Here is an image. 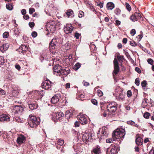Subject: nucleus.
Wrapping results in <instances>:
<instances>
[{
  "label": "nucleus",
  "mask_w": 154,
  "mask_h": 154,
  "mask_svg": "<svg viewBox=\"0 0 154 154\" xmlns=\"http://www.w3.org/2000/svg\"><path fill=\"white\" fill-rule=\"evenodd\" d=\"M150 154H154V150L151 149L149 152Z\"/></svg>",
  "instance_id": "nucleus-64"
},
{
  "label": "nucleus",
  "mask_w": 154,
  "mask_h": 154,
  "mask_svg": "<svg viewBox=\"0 0 154 154\" xmlns=\"http://www.w3.org/2000/svg\"><path fill=\"white\" fill-rule=\"evenodd\" d=\"M80 64L79 63H77L73 67V69L75 70H77L80 67Z\"/></svg>",
  "instance_id": "nucleus-24"
},
{
  "label": "nucleus",
  "mask_w": 154,
  "mask_h": 154,
  "mask_svg": "<svg viewBox=\"0 0 154 154\" xmlns=\"http://www.w3.org/2000/svg\"><path fill=\"white\" fill-rule=\"evenodd\" d=\"M133 126H134L136 127H137L138 128H140V127H139V126L138 125L137 123H135L134 122V124H133Z\"/></svg>",
  "instance_id": "nucleus-63"
},
{
  "label": "nucleus",
  "mask_w": 154,
  "mask_h": 154,
  "mask_svg": "<svg viewBox=\"0 0 154 154\" xmlns=\"http://www.w3.org/2000/svg\"><path fill=\"white\" fill-rule=\"evenodd\" d=\"M63 116L64 114L62 112H53L52 115V119L55 122L57 120L60 121Z\"/></svg>",
  "instance_id": "nucleus-6"
},
{
  "label": "nucleus",
  "mask_w": 154,
  "mask_h": 154,
  "mask_svg": "<svg viewBox=\"0 0 154 154\" xmlns=\"http://www.w3.org/2000/svg\"><path fill=\"white\" fill-rule=\"evenodd\" d=\"M8 48V45L6 44H3L0 48V50L3 52L4 51L7 50Z\"/></svg>",
  "instance_id": "nucleus-19"
},
{
  "label": "nucleus",
  "mask_w": 154,
  "mask_h": 154,
  "mask_svg": "<svg viewBox=\"0 0 154 154\" xmlns=\"http://www.w3.org/2000/svg\"><path fill=\"white\" fill-rule=\"evenodd\" d=\"M143 104L145 106H146L147 105V100L146 99H144L143 101Z\"/></svg>",
  "instance_id": "nucleus-57"
},
{
  "label": "nucleus",
  "mask_w": 154,
  "mask_h": 154,
  "mask_svg": "<svg viewBox=\"0 0 154 154\" xmlns=\"http://www.w3.org/2000/svg\"><path fill=\"white\" fill-rule=\"evenodd\" d=\"M21 13L22 15H24L26 14V11L25 9H23L21 10Z\"/></svg>",
  "instance_id": "nucleus-58"
},
{
  "label": "nucleus",
  "mask_w": 154,
  "mask_h": 154,
  "mask_svg": "<svg viewBox=\"0 0 154 154\" xmlns=\"http://www.w3.org/2000/svg\"><path fill=\"white\" fill-rule=\"evenodd\" d=\"M100 104L101 105L100 106V108H101V111H104V106L103 105H104V103L103 102H101L100 103Z\"/></svg>",
  "instance_id": "nucleus-46"
},
{
  "label": "nucleus",
  "mask_w": 154,
  "mask_h": 154,
  "mask_svg": "<svg viewBox=\"0 0 154 154\" xmlns=\"http://www.w3.org/2000/svg\"><path fill=\"white\" fill-rule=\"evenodd\" d=\"M106 7L108 9L112 10L114 8V5L112 2H109L107 3Z\"/></svg>",
  "instance_id": "nucleus-20"
},
{
  "label": "nucleus",
  "mask_w": 154,
  "mask_h": 154,
  "mask_svg": "<svg viewBox=\"0 0 154 154\" xmlns=\"http://www.w3.org/2000/svg\"><path fill=\"white\" fill-rule=\"evenodd\" d=\"M143 37V35L141 34L140 35H138L137 37V38L139 40H138L139 41H140L142 38Z\"/></svg>",
  "instance_id": "nucleus-47"
},
{
  "label": "nucleus",
  "mask_w": 154,
  "mask_h": 154,
  "mask_svg": "<svg viewBox=\"0 0 154 154\" xmlns=\"http://www.w3.org/2000/svg\"><path fill=\"white\" fill-rule=\"evenodd\" d=\"M107 111L111 113L116 111L117 109V104L116 102H112L107 106Z\"/></svg>",
  "instance_id": "nucleus-7"
},
{
  "label": "nucleus",
  "mask_w": 154,
  "mask_h": 154,
  "mask_svg": "<svg viewBox=\"0 0 154 154\" xmlns=\"http://www.w3.org/2000/svg\"><path fill=\"white\" fill-rule=\"evenodd\" d=\"M130 19L133 21H137L138 19L135 16V15H132L130 17Z\"/></svg>",
  "instance_id": "nucleus-27"
},
{
  "label": "nucleus",
  "mask_w": 154,
  "mask_h": 154,
  "mask_svg": "<svg viewBox=\"0 0 154 154\" xmlns=\"http://www.w3.org/2000/svg\"><path fill=\"white\" fill-rule=\"evenodd\" d=\"M91 134L90 133H86L83 134L82 138L84 142H85L89 141L92 138Z\"/></svg>",
  "instance_id": "nucleus-10"
},
{
  "label": "nucleus",
  "mask_w": 154,
  "mask_h": 154,
  "mask_svg": "<svg viewBox=\"0 0 154 154\" xmlns=\"http://www.w3.org/2000/svg\"><path fill=\"white\" fill-rule=\"evenodd\" d=\"M135 83L137 86L139 85L140 84V81L138 78H137L136 79Z\"/></svg>",
  "instance_id": "nucleus-42"
},
{
  "label": "nucleus",
  "mask_w": 154,
  "mask_h": 154,
  "mask_svg": "<svg viewBox=\"0 0 154 154\" xmlns=\"http://www.w3.org/2000/svg\"><path fill=\"white\" fill-rule=\"evenodd\" d=\"M0 92L2 94V95H5V91L1 88H0Z\"/></svg>",
  "instance_id": "nucleus-59"
},
{
  "label": "nucleus",
  "mask_w": 154,
  "mask_h": 154,
  "mask_svg": "<svg viewBox=\"0 0 154 154\" xmlns=\"http://www.w3.org/2000/svg\"><path fill=\"white\" fill-rule=\"evenodd\" d=\"M84 14L83 11H79V17L80 18H81L84 16Z\"/></svg>",
  "instance_id": "nucleus-39"
},
{
  "label": "nucleus",
  "mask_w": 154,
  "mask_h": 154,
  "mask_svg": "<svg viewBox=\"0 0 154 154\" xmlns=\"http://www.w3.org/2000/svg\"><path fill=\"white\" fill-rule=\"evenodd\" d=\"M127 123L128 125H133V124H134V122L132 121H129L127 122Z\"/></svg>",
  "instance_id": "nucleus-49"
},
{
  "label": "nucleus",
  "mask_w": 154,
  "mask_h": 154,
  "mask_svg": "<svg viewBox=\"0 0 154 154\" xmlns=\"http://www.w3.org/2000/svg\"><path fill=\"white\" fill-rule=\"evenodd\" d=\"M79 122V121L78 122L76 121L75 122V127H78L79 126L80 124Z\"/></svg>",
  "instance_id": "nucleus-54"
},
{
  "label": "nucleus",
  "mask_w": 154,
  "mask_h": 154,
  "mask_svg": "<svg viewBox=\"0 0 154 154\" xmlns=\"http://www.w3.org/2000/svg\"><path fill=\"white\" fill-rule=\"evenodd\" d=\"M121 23V22L120 21L117 20L116 21V24L117 25H119Z\"/></svg>",
  "instance_id": "nucleus-61"
},
{
  "label": "nucleus",
  "mask_w": 154,
  "mask_h": 154,
  "mask_svg": "<svg viewBox=\"0 0 154 154\" xmlns=\"http://www.w3.org/2000/svg\"><path fill=\"white\" fill-rule=\"evenodd\" d=\"M97 5L99 6L100 8H101L103 6V3L99 2L97 3Z\"/></svg>",
  "instance_id": "nucleus-41"
},
{
  "label": "nucleus",
  "mask_w": 154,
  "mask_h": 154,
  "mask_svg": "<svg viewBox=\"0 0 154 154\" xmlns=\"http://www.w3.org/2000/svg\"><path fill=\"white\" fill-rule=\"evenodd\" d=\"M125 7L126 9L129 11H130L131 10V8L130 5L128 3H125Z\"/></svg>",
  "instance_id": "nucleus-31"
},
{
  "label": "nucleus",
  "mask_w": 154,
  "mask_h": 154,
  "mask_svg": "<svg viewBox=\"0 0 154 154\" xmlns=\"http://www.w3.org/2000/svg\"><path fill=\"white\" fill-rule=\"evenodd\" d=\"M29 124L30 127L35 128L40 123V119H37L34 116L29 115Z\"/></svg>",
  "instance_id": "nucleus-4"
},
{
  "label": "nucleus",
  "mask_w": 154,
  "mask_h": 154,
  "mask_svg": "<svg viewBox=\"0 0 154 154\" xmlns=\"http://www.w3.org/2000/svg\"><path fill=\"white\" fill-rule=\"evenodd\" d=\"M131 33L132 34V35L134 36L136 33V31L135 29H133L131 31Z\"/></svg>",
  "instance_id": "nucleus-53"
},
{
  "label": "nucleus",
  "mask_w": 154,
  "mask_h": 154,
  "mask_svg": "<svg viewBox=\"0 0 154 154\" xmlns=\"http://www.w3.org/2000/svg\"><path fill=\"white\" fill-rule=\"evenodd\" d=\"M29 25L31 28H32L34 26L35 24L33 22H30L29 23Z\"/></svg>",
  "instance_id": "nucleus-50"
},
{
  "label": "nucleus",
  "mask_w": 154,
  "mask_h": 154,
  "mask_svg": "<svg viewBox=\"0 0 154 154\" xmlns=\"http://www.w3.org/2000/svg\"><path fill=\"white\" fill-rule=\"evenodd\" d=\"M81 34L80 33L78 32H76L74 35V36L77 39L79 38V37L81 35Z\"/></svg>",
  "instance_id": "nucleus-40"
},
{
  "label": "nucleus",
  "mask_w": 154,
  "mask_h": 154,
  "mask_svg": "<svg viewBox=\"0 0 154 154\" xmlns=\"http://www.w3.org/2000/svg\"><path fill=\"white\" fill-rule=\"evenodd\" d=\"M77 118L79 119V122L83 125H86L88 122L87 117L84 114H80L77 116Z\"/></svg>",
  "instance_id": "nucleus-5"
},
{
  "label": "nucleus",
  "mask_w": 154,
  "mask_h": 154,
  "mask_svg": "<svg viewBox=\"0 0 154 154\" xmlns=\"http://www.w3.org/2000/svg\"><path fill=\"white\" fill-rule=\"evenodd\" d=\"M73 29V27L72 26L70 25V26H68V33H71Z\"/></svg>",
  "instance_id": "nucleus-35"
},
{
  "label": "nucleus",
  "mask_w": 154,
  "mask_h": 154,
  "mask_svg": "<svg viewBox=\"0 0 154 154\" xmlns=\"http://www.w3.org/2000/svg\"><path fill=\"white\" fill-rule=\"evenodd\" d=\"M141 85L142 87H146V85H147L146 81L145 80L142 81L141 82Z\"/></svg>",
  "instance_id": "nucleus-34"
},
{
  "label": "nucleus",
  "mask_w": 154,
  "mask_h": 154,
  "mask_svg": "<svg viewBox=\"0 0 154 154\" xmlns=\"http://www.w3.org/2000/svg\"><path fill=\"white\" fill-rule=\"evenodd\" d=\"M106 142L107 143H111L113 142V140L112 138H109L106 139Z\"/></svg>",
  "instance_id": "nucleus-56"
},
{
  "label": "nucleus",
  "mask_w": 154,
  "mask_h": 154,
  "mask_svg": "<svg viewBox=\"0 0 154 154\" xmlns=\"http://www.w3.org/2000/svg\"><path fill=\"white\" fill-rule=\"evenodd\" d=\"M124 98V95L122 92H120L118 96V99L119 100H123Z\"/></svg>",
  "instance_id": "nucleus-26"
},
{
  "label": "nucleus",
  "mask_w": 154,
  "mask_h": 154,
  "mask_svg": "<svg viewBox=\"0 0 154 154\" xmlns=\"http://www.w3.org/2000/svg\"><path fill=\"white\" fill-rule=\"evenodd\" d=\"M6 7L7 9L9 10H11L13 9V7L11 3H8L6 5Z\"/></svg>",
  "instance_id": "nucleus-25"
},
{
  "label": "nucleus",
  "mask_w": 154,
  "mask_h": 154,
  "mask_svg": "<svg viewBox=\"0 0 154 154\" xmlns=\"http://www.w3.org/2000/svg\"><path fill=\"white\" fill-rule=\"evenodd\" d=\"M29 13L32 14L35 11V9L34 8H30L29 10Z\"/></svg>",
  "instance_id": "nucleus-38"
},
{
  "label": "nucleus",
  "mask_w": 154,
  "mask_h": 154,
  "mask_svg": "<svg viewBox=\"0 0 154 154\" xmlns=\"http://www.w3.org/2000/svg\"><path fill=\"white\" fill-rule=\"evenodd\" d=\"M150 116V114L147 112H146L143 115L144 117L146 119H148L149 118V117Z\"/></svg>",
  "instance_id": "nucleus-30"
},
{
  "label": "nucleus",
  "mask_w": 154,
  "mask_h": 154,
  "mask_svg": "<svg viewBox=\"0 0 154 154\" xmlns=\"http://www.w3.org/2000/svg\"><path fill=\"white\" fill-rule=\"evenodd\" d=\"M101 153L100 147L98 146L94 148L92 152V154H100Z\"/></svg>",
  "instance_id": "nucleus-15"
},
{
  "label": "nucleus",
  "mask_w": 154,
  "mask_h": 154,
  "mask_svg": "<svg viewBox=\"0 0 154 154\" xmlns=\"http://www.w3.org/2000/svg\"><path fill=\"white\" fill-rule=\"evenodd\" d=\"M10 117L6 114H2L0 115V121L3 122L9 121Z\"/></svg>",
  "instance_id": "nucleus-14"
},
{
  "label": "nucleus",
  "mask_w": 154,
  "mask_h": 154,
  "mask_svg": "<svg viewBox=\"0 0 154 154\" xmlns=\"http://www.w3.org/2000/svg\"><path fill=\"white\" fill-rule=\"evenodd\" d=\"M135 69V70L138 73H140L141 72V70L140 68L138 67H136Z\"/></svg>",
  "instance_id": "nucleus-55"
},
{
  "label": "nucleus",
  "mask_w": 154,
  "mask_h": 154,
  "mask_svg": "<svg viewBox=\"0 0 154 154\" xmlns=\"http://www.w3.org/2000/svg\"><path fill=\"white\" fill-rule=\"evenodd\" d=\"M117 59L115 58L113 61L114 70L113 73L115 74L116 75L118 73L119 70V67L118 62V59L120 63H122L123 62V60L124 59L123 56L119 54L117 55Z\"/></svg>",
  "instance_id": "nucleus-2"
},
{
  "label": "nucleus",
  "mask_w": 154,
  "mask_h": 154,
  "mask_svg": "<svg viewBox=\"0 0 154 154\" xmlns=\"http://www.w3.org/2000/svg\"><path fill=\"white\" fill-rule=\"evenodd\" d=\"M118 149L117 146H113L110 151L109 154H116Z\"/></svg>",
  "instance_id": "nucleus-17"
},
{
  "label": "nucleus",
  "mask_w": 154,
  "mask_h": 154,
  "mask_svg": "<svg viewBox=\"0 0 154 154\" xmlns=\"http://www.w3.org/2000/svg\"><path fill=\"white\" fill-rule=\"evenodd\" d=\"M66 67L62 68L59 65H57L53 68L54 73L57 75L61 76L62 78L63 79V80L65 81L67 78V70L66 69Z\"/></svg>",
  "instance_id": "nucleus-1"
},
{
  "label": "nucleus",
  "mask_w": 154,
  "mask_h": 154,
  "mask_svg": "<svg viewBox=\"0 0 154 154\" xmlns=\"http://www.w3.org/2000/svg\"><path fill=\"white\" fill-rule=\"evenodd\" d=\"M134 14L138 19L140 17L141 15L139 13L136 12Z\"/></svg>",
  "instance_id": "nucleus-44"
},
{
  "label": "nucleus",
  "mask_w": 154,
  "mask_h": 154,
  "mask_svg": "<svg viewBox=\"0 0 154 154\" xmlns=\"http://www.w3.org/2000/svg\"><path fill=\"white\" fill-rule=\"evenodd\" d=\"M32 35L33 37H35L37 36V32L35 31L32 32Z\"/></svg>",
  "instance_id": "nucleus-48"
},
{
  "label": "nucleus",
  "mask_w": 154,
  "mask_h": 154,
  "mask_svg": "<svg viewBox=\"0 0 154 154\" xmlns=\"http://www.w3.org/2000/svg\"><path fill=\"white\" fill-rule=\"evenodd\" d=\"M64 143V140H63L59 139L57 141V143L60 145H62Z\"/></svg>",
  "instance_id": "nucleus-32"
},
{
  "label": "nucleus",
  "mask_w": 154,
  "mask_h": 154,
  "mask_svg": "<svg viewBox=\"0 0 154 154\" xmlns=\"http://www.w3.org/2000/svg\"><path fill=\"white\" fill-rule=\"evenodd\" d=\"M28 50L27 46L25 45H22L18 49V51L21 53H23Z\"/></svg>",
  "instance_id": "nucleus-16"
},
{
  "label": "nucleus",
  "mask_w": 154,
  "mask_h": 154,
  "mask_svg": "<svg viewBox=\"0 0 154 154\" xmlns=\"http://www.w3.org/2000/svg\"><path fill=\"white\" fill-rule=\"evenodd\" d=\"M147 62L149 64L151 65H152L154 63L153 60L151 59H148L147 60Z\"/></svg>",
  "instance_id": "nucleus-37"
},
{
  "label": "nucleus",
  "mask_w": 154,
  "mask_h": 154,
  "mask_svg": "<svg viewBox=\"0 0 154 154\" xmlns=\"http://www.w3.org/2000/svg\"><path fill=\"white\" fill-rule=\"evenodd\" d=\"M130 44L131 45L133 46H136V44L133 41L130 42Z\"/></svg>",
  "instance_id": "nucleus-51"
},
{
  "label": "nucleus",
  "mask_w": 154,
  "mask_h": 154,
  "mask_svg": "<svg viewBox=\"0 0 154 154\" xmlns=\"http://www.w3.org/2000/svg\"><path fill=\"white\" fill-rule=\"evenodd\" d=\"M5 61L4 58L0 56V65H5Z\"/></svg>",
  "instance_id": "nucleus-23"
},
{
  "label": "nucleus",
  "mask_w": 154,
  "mask_h": 154,
  "mask_svg": "<svg viewBox=\"0 0 154 154\" xmlns=\"http://www.w3.org/2000/svg\"><path fill=\"white\" fill-rule=\"evenodd\" d=\"M23 17L24 19L26 20L29 18V17L28 15H25L23 16Z\"/></svg>",
  "instance_id": "nucleus-62"
},
{
  "label": "nucleus",
  "mask_w": 154,
  "mask_h": 154,
  "mask_svg": "<svg viewBox=\"0 0 154 154\" xmlns=\"http://www.w3.org/2000/svg\"><path fill=\"white\" fill-rule=\"evenodd\" d=\"M35 93L38 94L39 95H40L41 97L44 96L45 92L43 90L35 91Z\"/></svg>",
  "instance_id": "nucleus-21"
},
{
  "label": "nucleus",
  "mask_w": 154,
  "mask_h": 154,
  "mask_svg": "<svg viewBox=\"0 0 154 154\" xmlns=\"http://www.w3.org/2000/svg\"><path fill=\"white\" fill-rule=\"evenodd\" d=\"M60 42V39L58 38H55L52 39L50 43L51 46L52 48H55V46Z\"/></svg>",
  "instance_id": "nucleus-12"
},
{
  "label": "nucleus",
  "mask_w": 154,
  "mask_h": 154,
  "mask_svg": "<svg viewBox=\"0 0 154 154\" xmlns=\"http://www.w3.org/2000/svg\"><path fill=\"white\" fill-rule=\"evenodd\" d=\"M9 35L8 32H5L3 34V36L4 38H7L8 37Z\"/></svg>",
  "instance_id": "nucleus-28"
},
{
  "label": "nucleus",
  "mask_w": 154,
  "mask_h": 154,
  "mask_svg": "<svg viewBox=\"0 0 154 154\" xmlns=\"http://www.w3.org/2000/svg\"><path fill=\"white\" fill-rule=\"evenodd\" d=\"M11 109L13 110V112L15 113L19 112H21L23 111V109L20 106L13 105L11 107Z\"/></svg>",
  "instance_id": "nucleus-8"
},
{
  "label": "nucleus",
  "mask_w": 154,
  "mask_h": 154,
  "mask_svg": "<svg viewBox=\"0 0 154 154\" xmlns=\"http://www.w3.org/2000/svg\"><path fill=\"white\" fill-rule=\"evenodd\" d=\"M78 95L81 98H83L84 97V95L81 93H78Z\"/></svg>",
  "instance_id": "nucleus-52"
},
{
  "label": "nucleus",
  "mask_w": 154,
  "mask_h": 154,
  "mask_svg": "<svg viewBox=\"0 0 154 154\" xmlns=\"http://www.w3.org/2000/svg\"><path fill=\"white\" fill-rule=\"evenodd\" d=\"M29 108L32 110L35 109H36V108L35 104H30L29 105Z\"/></svg>",
  "instance_id": "nucleus-29"
},
{
  "label": "nucleus",
  "mask_w": 154,
  "mask_h": 154,
  "mask_svg": "<svg viewBox=\"0 0 154 154\" xmlns=\"http://www.w3.org/2000/svg\"><path fill=\"white\" fill-rule=\"evenodd\" d=\"M97 93L98 96L99 97H101L103 95V92L99 90L97 91Z\"/></svg>",
  "instance_id": "nucleus-33"
},
{
  "label": "nucleus",
  "mask_w": 154,
  "mask_h": 154,
  "mask_svg": "<svg viewBox=\"0 0 154 154\" xmlns=\"http://www.w3.org/2000/svg\"><path fill=\"white\" fill-rule=\"evenodd\" d=\"M60 98V94H57L54 95L51 98V102L53 104L57 103L59 101Z\"/></svg>",
  "instance_id": "nucleus-11"
},
{
  "label": "nucleus",
  "mask_w": 154,
  "mask_h": 154,
  "mask_svg": "<svg viewBox=\"0 0 154 154\" xmlns=\"http://www.w3.org/2000/svg\"><path fill=\"white\" fill-rule=\"evenodd\" d=\"M135 141L137 145H141L143 143V140L140 137H138L136 138Z\"/></svg>",
  "instance_id": "nucleus-18"
},
{
  "label": "nucleus",
  "mask_w": 154,
  "mask_h": 154,
  "mask_svg": "<svg viewBox=\"0 0 154 154\" xmlns=\"http://www.w3.org/2000/svg\"><path fill=\"white\" fill-rule=\"evenodd\" d=\"M127 94L128 97H130L132 95V93L131 91H128L127 92Z\"/></svg>",
  "instance_id": "nucleus-45"
},
{
  "label": "nucleus",
  "mask_w": 154,
  "mask_h": 154,
  "mask_svg": "<svg viewBox=\"0 0 154 154\" xmlns=\"http://www.w3.org/2000/svg\"><path fill=\"white\" fill-rule=\"evenodd\" d=\"M42 88L45 90H49L51 87V82L49 80H46L42 85Z\"/></svg>",
  "instance_id": "nucleus-9"
},
{
  "label": "nucleus",
  "mask_w": 154,
  "mask_h": 154,
  "mask_svg": "<svg viewBox=\"0 0 154 154\" xmlns=\"http://www.w3.org/2000/svg\"><path fill=\"white\" fill-rule=\"evenodd\" d=\"M125 134V129L121 128H118L113 133L112 137L113 140L117 139L123 138Z\"/></svg>",
  "instance_id": "nucleus-3"
},
{
  "label": "nucleus",
  "mask_w": 154,
  "mask_h": 154,
  "mask_svg": "<svg viewBox=\"0 0 154 154\" xmlns=\"http://www.w3.org/2000/svg\"><path fill=\"white\" fill-rule=\"evenodd\" d=\"M91 102L93 103V104L95 105H97V102L96 100L94 99H92L91 100Z\"/></svg>",
  "instance_id": "nucleus-43"
},
{
  "label": "nucleus",
  "mask_w": 154,
  "mask_h": 154,
  "mask_svg": "<svg viewBox=\"0 0 154 154\" xmlns=\"http://www.w3.org/2000/svg\"><path fill=\"white\" fill-rule=\"evenodd\" d=\"M127 38H125L123 39V40H122V42L124 44H126L127 43Z\"/></svg>",
  "instance_id": "nucleus-60"
},
{
  "label": "nucleus",
  "mask_w": 154,
  "mask_h": 154,
  "mask_svg": "<svg viewBox=\"0 0 154 154\" xmlns=\"http://www.w3.org/2000/svg\"><path fill=\"white\" fill-rule=\"evenodd\" d=\"M68 17H74V14L73 13V12L71 9L68 10Z\"/></svg>",
  "instance_id": "nucleus-22"
},
{
  "label": "nucleus",
  "mask_w": 154,
  "mask_h": 154,
  "mask_svg": "<svg viewBox=\"0 0 154 154\" xmlns=\"http://www.w3.org/2000/svg\"><path fill=\"white\" fill-rule=\"evenodd\" d=\"M26 140L25 137L22 135H19L17 137V143L19 144L24 143Z\"/></svg>",
  "instance_id": "nucleus-13"
},
{
  "label": "nucleus",
  "mask_w": 154,
  "mask_h": 154,
  "mask_svg": "<svg viewBox=\"0 0 154 154\" xmlns=\"http://www.w3.org/2000/svg\"><path fill=\"white\" fill-rule=\"evenodd\" d=\"M63 30L66 34V35H65V36L66 37L67 36V24H66V26H65L64 27Z\"/></svg>",
  "instance_id": "nucleus-36"
}]
</instances>
